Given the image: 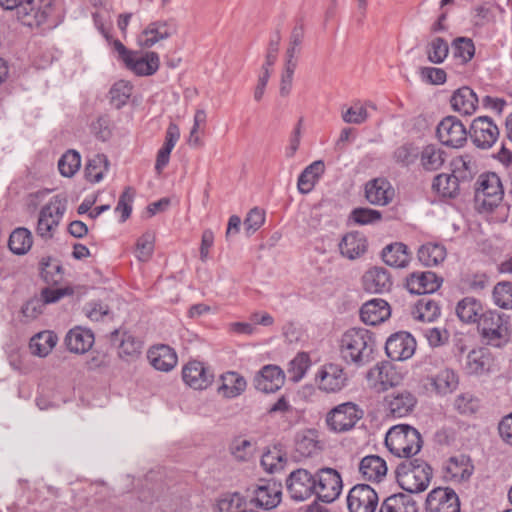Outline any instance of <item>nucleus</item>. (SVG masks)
Listing matches in <instances>:
<instances>
[{
	"label": "nucleus",
	"instance_id": "f257e3e1",
	"mask_svg": "<svg viewBox=\"0 0 512 512\" xmlns=\"http://www.w3.org/2000/svg\"><path fill=\"white\" fill-rule=\"evenodd\" d=\"M373 334L364 328L347 330L340 341V353L347 363L362 366L368 363L374 351Z\"/></svg>",
	"mask_w": 512,
	"mask_h": 512
},
{
	"label": "nucleus",
	"instance_id": "f03ea898",
	"mask_svg": "<svg viewBox=\"0 0 512 512\" xmlns=\"http://www.w3.org/2000/svg\"><path fill=\"white\" fill-rule=\"evenodd\" d=\"M511 318L506 313L488 310L481 314L477 330L481 342L494 348L504 347L510 338Z\"/></svg>",
	"mask_w": 512,
	"mask_h": 512
},
{
	"label": "nucleus",
	"instance_id": "7ed1b4c3",
	"mask_svg": "<svg viewBox=\"0 0 512 512\" xmlns=\"http://www.w3.org/2000/svg\"><path fill=\"white\" fill-rule=\"evenodd\" d=\"M431 466L422 459H406L396 469L399 486L409 493L425 491L432 479Z\"/></svg>",
	"mask_w": 512,
	"mask_h": 512
},
{
	"label": "nucleus",
	"instance_id": "20e7f679",
	"mask_svg": "<svg viewBox=\"0 0 512 512\" xmlns=\"http://www.w3.org/2000/svg\"><path fill=\"white\" fill-rule=\"evenodd\" d=\"M385 445L393 455L411 459L421 450L423 441L417 429L407 424H400L388 430Z\"/></svg>",
	"mask_w": 512,
	"mask_h": 512
},
{
	"label": "nucleus",
	"instance_id": "39448f33",
	"mask_svg": "<svg viewBox=\"0 0 512 512\" xmlns=\"http://www.w3.org/2000/svg\"><path fill=\"white\" fill-rule=\"evenodd\" d=\"M67 208V200L60 195L53 196L39 212L36 234L44 239L53 238Z\"/></svg>",
	"mask_w": 512,
	"mask_h": 512
},
{
	"label": "nucleus",
	"instance_id": "423d86ee",
	"mask_svg": "<svg viewBox=\"0 0 512 512\" xmlns=\"http://www.w3.org/2000/svg\"><path fill=\"white\" fill-rule=\"evenodd\" d=\"M363 410L355 403L345 402L332 408L325 418L328 429L335 433H345L355 427L362 419Z\"/></svg>",
	"mask_w": 512,
	"mask_h": 512
},
{
	"label": "nucleus",
	"instance_id": "0eeeda50",
	"mask_svg": "<svg viewBox=\"0 0 512 512\" xmlns=\"http://www.w3.org/2000/svg\"><path fill=\"white\" fill-rule=\"evenodd\" d=\"M340 473L329 467L321 468L315 474V495L324 503L335 501L342 491Z\"/></svg>",
	"mask_w": 512,
	"mask_h": 512
},
{
	"label": "nucleus",
	"instance_id": "6e6552de",
	"mask_svg": "<svg viewBox=\"0 0 512 512\" xmlns=\"http://www.w3.org/2000/svg\"><path fill=\"white\" fill-rule=\"evenodd\" d=\"M436 135L444 146L458 149L466 144L468 131L456 116H447L437 125Z\"/></svg>",
	"mask_w": 512,
	"mask_h": 512
},
{
	"label": "nucleus",
	"instance_id": "1a4fd4ad",
	"mask_svg": "<svg viewBox=\"0 0 512 512\" xmlns=\"http://www.w3.org/2000/svg\"><path fill=\"white\" fill-rule=\"evenodd\" d=\"M53 10V0H24L17 9L18 19L27 26L46 22Z\"/></svg>",
	"mask_w": 512,
	"mask_h": 512
},
{
	"label": "nucleus",
	"instance_id": "9d476101",
	"mask_svg": "<svg viewBox=\"0 0 512 512\" xmlns=\"http://www.w3.org/2000/svg\"><path fill=\"white\" fill-rule=\"evenodd\" d=\"M462 367L470 376H485L495 371V358L487 348H475L466 354Z\"/></svg>",
	"mask_w": 512,
	"mask_h": 512
},
{
	"label": "nucleus",
	"instance_id": "9b49d317",
	"mask_svg": "<svg viewBox=\"0 0 512 512\" xmlns=\"http://www.w3.org/2000/svg\"><path fill=\"white\" fill-rule=\"evenodd\" d=\"M500 131L494 121L488 116L475 118L468 131L473 144L481 149L493 146L499 137Z\"/></svg>",
	"mask_w": 512,
	"mask_h": 512
},
{
	"label": "nucleus",
	"instance_id": "f8f14e48",
	"mask_svg": "<svg viewBox=\"0 0 512 512\" xmlns=\"http://www.w3.org/2000/svg\"><path fill=\"white\" fill-rule=\"evenodd\" d=\"M286 488L293 500L304 501L315 495V475L306 469H296L287 477Z\"/></svg>",
	"mask_w": 512,
	"mask_h": 512
},
{
	"label": "nucleus",
	"instance_id": "ddd939ff",
	"mask_svg": "<svg viewBox=\"0 0 512 512\" xmlns=\"http://www.w3.org/2000/svg\"><path fill=\"white\" fill-rule=\"evenodd\" d=\"M378 502L377 492L368 484H356L347 495L349 512H375Z\"/></svg>",
	"mask_w": 512,
	"mask_h": 512
},
{
	"label": "nucleus",
	"instance_id": "4468645a",
	"mask_svg": "<svg viewBox=\"0 0 512 512\" xmlns=\"http://www.w3.org/2000/svg\"><path fill=\"white\" fill-rule=\"evenodd\" d=\"M367 381L370 387L382 392L400 384L402 375L390 362H381L368 371Z\"/></svg>",
	"mask_w": 512,
	"mask_h": 512
},
{
	"label": "nucleus",
	"instance_id": "2eb2a0df",
	"mask_svg": "<svg viewBox=\"0 0 512 512\" xmlns=\"http://www.w3.org/2000/svg\"><path fill=\"white\" fill-rule=\"evenodd\" d=\"M316 381L320 390L327 393H336L347 385L348 376L341 365L328 363L319 369Z\"/></svg>",
	"mask_w": 512,
	"mask_h": 512
},
{
	"label": "nucleus",
	"instance_id": "dca6fc26",
	"mask_svg": "<svg viewBox=\"0 0 512 512\" xmlns=\"http://www.w3.org/2000/svg\"><path fill=\"white\" fill-rule=\"evenodd\" d=\"M250 503L256 507L271 510L281 502L282 485L274 480L261 481L252 492Z\"/></svg>",
	"mask_w": 512,
	"mask_h": 512
},
{
	"label": "nucleus",
	"instance_id": "f3484780",
	"mask_svg": "<svg viewBox=\"0 0 512 512\" xmlns=\"http://www.w3.org/2000/svg\"><path fill=\"white\" fill-rule=\"evenodd\" d=\"M416 403V397L411 392L403 390L387 394L383 406L386 416L396 419L409 415Z\"/></svg>",
	"mask_w": 512,
	"mask_h": 512
},
{
	"label": "nucleus",
	"instance_id": "a211bd4d",
	"mask_svg": "<svg viewBox=\"0 0 512 512\" xmlns=\"http://www.w3.org/2000/svg\"><path fill=\"white\" fill-rule=\"evenodd\" d=\"M426 512H460L459 498L450 488H435L427 496Z\"/></svg>",
	"mask_w": 512,
	"mask_h": 512
},
{
	"label": "nucleus",
	"instance_id": "6ab92c4d",
	"mask_svg": "<svg viewBox=\"0 0 512 512\" xmlns=\"http://www.w3.org/2000/svg\"><path fill=\"white\" fill-rule=\"evenodd\" d=\"M416 341L408 332H397L391 335L385 344L387 356L394 361L409 359L415 352Z\"/></svg>",
	"mask_w": 512,
	"mask_h": 512
},
{
	"label": "nucleus",
	"instance_id": "aec40b11",
	"mask_svg": "<svg viewBox=\"0 0 512 512\" xmlns=\"http://www.w3.org/2000/svg\"><path fill=\"white\" fill-rule=\"evenodd\" d=\"M182 378L189 387L203 390L212 384L214 374L202 362L190 361L183 367Z\"/></svg>",
	"mask_w": 512,
	"mask_h": 512
},
{
	"label": "nucleus",
	"instance_id": "412c9836",
	"mask_svg": "<svg viewBox=\"0 0 512 512\" xmlns=\"http://www.w3.org/2000/svg\"><path fill=\"white\" fill-rule=\"evenodd\" d=\"M176 30V25L172 20L154 21L143 30L138 38V43L141 47L150 48L174 35Z\"/></svg>",
	"mask_w": 512,
	"mask_h": 512
},
{
	"label": "nucleus",
	"instance_id": "4be33fe9",
	"mask_svg": "<svg viewBox=\"0 0 512 512\" xmlns=\"http://www.w3.org/2000/svg\"><path fill=\"white\" fill-rule=\"evenodd\" d=\"M504 190L500 177L496 173H487L479 179L477 197L483 196V204L490 208L497 206L502 200Z\"/></svg>",
	"mask_w": 512,
	"mask_h": 512
},
{
	"label": "nucleus",
	"instance_id": "5701e85b",
	"mask_svg": "<svg viewBox=\"0 0 512 512\" xmlns=\"http://www.w3.org/2000/svg\"><path fill=\"white\" fill-rule=\"evenodd\" d=\"M442 281L431 271L412 273L406 279V288L411 294H430L440 288Z\"/></svg>",
	"mask_w": 512,
	"mask_h": 512
},
{
	"label": "nucleus",
	"instance_id": "b1692460",
	"mask_svg": "<svg viewBox=\"0 0 512 512\" xmlns=\"http://www.w3.org/2000/svg\"><path fill=\"white\" fill-rule=\"evenodd\" d=\"M473 471L470 457L464 454L450 457L443 466L444 478L456 482L468 480Z\"/></svg>",
	"mask_w": 512,
	"mask_h": 512
},
{
	"label": "nucleus",
	"instance_id": "393cba45",
	"mask_svg": "<svg viewBox=\"0 0 512 512\" xmlns=\"http://www.w3.org/2000/svg\"><path fill=\"white\" fill-rule=\"evenodd\" d=\"M255 387L265 393L279 390L285 382V374L277 365H265L255 377Z\"/></svg>",
	"mask_w": 512,
	"mask_h": 512
},
{
	"label": "nucleus",
	"instance_id": "a878e982",
	"mask_svg": "<svg viewBox=\"0 0 512 512\" xmlns=\"http://www.w3.org/2000/svg\"><path fill=\"white\" fill-rule=\"evenodd\" d=\"M394 194L391 183L385 178L370 180L365 185V197L373 205H388L393 200Z\"/></svg>",
	"mask_w": 512,
	"mask_h": 512
},
{
	"label": "nucleus",
	"instance_id": "bb28decb",
	"mask_svg": "<svg viewBox=\"0 0 512 512\" xmlns=\"http://www.w3.org/2000/svg\"><path fill=\"white\" fill-rule=\"evenodd\" d=\"M358 470L363 480L380 483L386 477L388 467L382 457L371 454L361 459Z\"/></svg>",
	"mask_w": 512,
	"mask_h": 512
},
{
	"label": "nucleus",
	"instance_id": "cd10ccee",
	"mask_svg": "<svg viewBox=\"0 0 512 512\" xmlns=\"http://www.w3.org/2000/svg\"><path fill=\"white\" fill-rule=\"evenodd\" d=\"M362 284L365 291L381 294L391 289L392 279L387 269L372 267L364 273Z\"/></svg>",
	"mask_w": 512,
	"mask_h": 512
},
{
	"label": "nucleus",
	"instance_id": "c85d7f7f",
	"mask_svg": "<svg viewBox=\"0 0 512 512\" xmlns=\"http://www.w3.org/2000/svg\"><path fill=\"white\" fill-rule=\"evenodd\" d=\"M125 65L138 76H150L159 69L160 59L159 55L153 51L146 52L141 56L133 52L128 56Z\"/></svg>",
	"mask_w": 512,
	"mask_h": 512
},
{
	"label": "nucleus",
	"instance_id": "c756f323",
	"mask_svg": "<svg viewBox=\"0 0 512 512\" xmlns=\"http://www.w3.org/2000/svg\"><path fill=\"white\" fill-rule=\"evenodd\" d=\"M120 331L114 330L110 334V341L118 345V355L120 358L131 361L139 357L142 351V342L128 332H123L119 339Z\"/></svg>",
	"mask_w": 512,
	"mask_h": 512
},
{
	"label": "nucleus",
	"instance_id": "7c9ffc66",
	"mask_svg": "<svg viewBox=\"0 0 512 512\" xmlns=\"http://www.w3.org/2000/svg\"><path fill=\"white\" fill-rule=\"evenodd\" d=\"M391 315V309L383 299H372L364 303L360 309L361 320L368 325H377L387 320Z\"/></svg>",
	"mask_w": 512,
	"mask_h": 512
},
{
	"label": "nucleus",
	"instance_id": "2f4dec72",
	"mask_svg": "<svg viewBox=\"0 0 512 512\" xmlns=\"http://www.w3.org/2000/svg\"><path fill=\"white\" fill-rule=\"evenodd\" d=\"M179 138L180 130L178 125L171 122L166 130L164 144L159 149L156 156L155 170L158 174H161L163 169L168 165L170 160V154Z\"/></svg>",
	"mask_w": 512,
	"mask_h": 512
},
{
	"label": "nucleus",
	"instance_id": "473e14b6",
	"mask_svg": "<svg viewBox=\"0 0 512 512\" xmlns=\"http://www.w3.org/2000/svg\"><path fill=\"white\" fill-rule=\"evenodd\" d=\"M367 239L360 232L347 233L339 243L342 256L354 260L361 257L367 251Z\"/></svg>",
	"mask_w": 512,
	"mask_h": 512
},
{
	"label": "nucleus",
	"instance_id": "72a5a7b5",
	"mask_svg": "<svg viewBox=\"0 0 512 512\" xmlns=\"http://www.w3.org/2000/svg\"><path fill=\"white\" fill-rule=\"evenodd\" d=\"M450 103L454 111L461 115H471L477 109L478 97L471 88L464 86L453 93Z\"/></svg>",
	"mask_w": 512,
	"mask_h": 512
},
{
	"label": "nucleus",
	"instance_id": "f704fd0d",
	"mask_svg": "<svg viewBox=\"0 0 512 512\" xmlns=\"http://www.w3.org/2000/svg\"><path fill=\"white\" fill-rule=\"evenodd\" d=\"M150 364L157 370L168 372L177 364V355L168 345L153 347L148 352Z\"/></svg>",
	"mask_w": 512,
	"mask_h": 512
},
{
	"label": "nucleus",
	"instance_id": "c9c22d12",
	"mask_svg": "<svg viewBox=\"0 0 512 512\" xmlns=\"http://www.w3.org/2000/svg\"><path fill=\"white\" fill-rule=\"evenodd\" d=\"M94 343V335L91 331L80 327L71 329L66 337L65 344L70 352L82 354L87 352Z\"/></svg>",
	"mask_w": 512,
	"mask_h": 512
},
{
	"label": "nucleus",
	"instance_id": "e433bc0d",
	"mask_svg": "<svg viewBox=\"0 0 512 512\" xmlns=\"http://www.w3.org/2000/svg\"><path fill=\"white\" fill-rule=\"evenodd\" d=\"M379 512H418V506L410 494L398 493L385 498Z\"/></svg>",
	"mask_w": 512,
	"mask_h": 512
},
{
	"label": "nucleus",
	"instance_id": "4c0bfd02",
	"mask_svg": "<svg viewBox=\"0 0 512 512\" xmlns=\"http://www.w3.org/2000/svg\"><path fill=\"white\" fill-rule=\"evenodd\" d=\"M325 165L322 160H317L308 165L299 175L297 187L301 194H308L314 188L317 181L323 175Z\"/></svg>",
	"mask_w": 512,
	"mask_h": 512
},
{
	"label": "nucleus",
	"instance_id": "58836bf2",
	"mask_svg": "<svg viewBox=\"0 0 512 512\" xmlns=\"http://www.w3.org/2000/svg\"><path fill=\"white\" fill-rule=\"evenodd\" d=\"M383 261L395 268H404L410 261V254L407 246L401 242H395L387 245L382 251Z\"/></svg>",
	"mask_w": 512,
	"mask_h": 512
},
{
	"label": "nucleus",
	"instance_id": "ea45409f",
	"mask_svg": "<svg viewBox=\"0 0 512 512\" xmlns=\"http://www.w3.org/2000/svg\"><path fill=\"white\" fill-rule=\"evenodd\" d=\"M420 165L425 171L439 170L445 162V152L435 144H429L419 153Z\"/></svg>",
	"mask_w": 512,
	"mask_h": 512
},
{
	"label": "nucleus",
	"instance_id": "a19ab883",
	"mask_svg": "<svg viewBox=\"0 0 512 512\" xmlns=\"http://www.w3.org/2000/svg\"><path fill=\"white\" fill-rule=\"evenodd\" d=\"M483 313L481 302L473 297H465L456 306L457 316L462 322L467 324H478L479 318Z\"/></svg>",
	"mask_w": 512,
	"mask_h": 512
},
{
	"label": "nucleus",
	"instance_id": "79ce46f5",
	"mask_svg": "<svg viewBox=\"0 0 512 512\" xmlns=\"http://www.w3.org/2000/svg\"><path fill=\"white\" fill-rule=\"evenodd\" d=\"M459 182L453 173H441L434 177L432 189L440 197L455 198L459 194Z\"/></svg>",
	"mask_w": 512,
	"mask_h": 512
},
{
	"label": "nucleus",
	"instance_id": "37998d69",
	"mask_svg": "<svg viewBox=\"0 0 512 512\" xmlns=\"http://www.w3.org/2000/svg\"><path fill=\"white\" fill-rule=\"evenodd\" d=\"M221 379L222 384L218 391L225 398H235L241 395L246 389V380L243 376L236 372H227L226 374L222 375Z\"/></svg>",
	"mask_w": 512,
	"mask_h": 512
},
{
	"label": "nucleus",
	"instance_id": "c03bdc74",
	"mask_svg": "<svg viewBox=\"0 0 512 512\" xmlns=\"http://www.w3.org/2000/svg\"><path fill=\"white\" fill-rule=\"evenodd\" d=\"M322 445L318 440V432L309 429L301 433L296 441V451L303 457H311L321 451Z\"/></svg>",
	"mask_w": 512,
	"mask_h": 512
},
{
	"label": "nucleus",
	"instance_id": "a18cd8bd",
	"mask_svg": "<svg viewBox=\"0 0 512 512\" xmlns=\"http://www.w3.org/2000/svg\"><path fill=\"white\" fill-rule=\"evenodd\" d=\"M446 255V248L436 243H426L418 250L419 261L427 267L437 266L445 260Z\"/></svg>",
	"mask_w": 512,
	"mask_h": 512
},
{
	"label": "nucleus",
	"instance_id": "49530a36",
	"mask_svg": "<svg viewBox=\"0 0 512 512\" xmlns=\"http://www.w3.org/2000/svg\"><path fill=\"white\" fill-rule=\"evenodd\" d=\"M32 243L33 239L30 230L19 227L10 234L8 246L12 253L24 255L30 250Z\"/></svg>",
	"mask_w": 512,
	"mask_h": 512
},
{
	"label": "nucleus",
	"instance_id": "de8ad7c7",
	"mask_svg": "<svg viewBox=\"0 0 512 512\" xmlns=\"http://www.w3.org/2000/svg\"><path fill=\"white\" fill-rule=\"evenodd\" d=\"M57 343V336L51 331L40 332L31 338L29 347L33 355L47 356Z\"/></svg>",
	"mask_w": 512,
	"mask_h": 512
},
{
	"label": "nucleus",
	"instance_id": "09e8293b",
	"mask_svg": "<svg viewBox=\"0 0 512 512\" xmlns=\"http://www.w3.org/2000/svg\"><path fill=\"white\" fill-rule=\"evenodd\" d=\"M432 385L439 394L446 395L457 388L458 376L451 369H443L432 378Z\"/></svg>",
	"mask_w": 512,
	"mask_h": 512
},
{
	"label": "nucleus",
	"instance_id": "8fccbe9b",
	"mask_svg": "<svg viewBox=\"0 0 512 512\" xmlns=\"http://www.w3.org/2000/svg\"><path fill=\"white\" fill-rule=\"evenodd\" d=\"M109 161L104 154H96L89 159L85 173L87 179L92 183H98L102 180L104 173L108 170Z\"/></svg>",
	"mask_w": 512,
	"mask_h": 512
},
{
	"label": "nucleus",
	"instance_id": "3c124183",
	"mask_svg": "<svg viewBox=\"0 0 512 512\" xmlns=\"http://www.w3.org/2000/svg\"><path fill=\"white\" fill-rule=\"evenodd\" d=\"M40 274L48 284H56L62 279V266L58 260L47 256L40 261Z\"/></svg>",
	"mask_w": 512,
	"mask_h": 512
},
{
	"label": "nucleus",
	"instance_id": "603ef678",
	"mask_svg": "<svg viewBox=\"0 0 512 512\" xmlns=\"http://www.w3.org/2000/svg\"><path fill=\"white\" fill-rule=\"evenodd\" d=\"M367 106L376 109V106L371 102H367L365 104L356 102L352 106H350L346 111L342 112L343 121L345 123L357 125L364 123L368 119Z\"/></svg>",
	"mask_w": 512,
	"mask_h": 512
},
{
	"label": "nucleus",
	"instance_id": "864d4df0",
	"mask_svg": "<svg viewBox=\"0 0 512 512\" xmlns=\"http://www.w3.org/2000/svg\"><path fill=\"white\" fill-rule=\"evenodd\" d=\"M414 318L423 322H432L440 315V308L433 300L421 299L418 301Z\"/></svg>",
	"mask_w": 512,
	"mask_h": 512
},
{
	"label": "nucleus",
	"instance_id": "5fc2aeb1",
	"mask_svg": "<svg viewBox=\"0 0 512 512\" xmlns=\"http://www.w3.org/2000/svg\"><path fill=\"white\" fill-rule=\"evenodd\" d=\"M81 166L80 154L75 150H69L58 161V169L64 177H72Z\"/></svg>",
	"mask_w": 512,
	"mask_h": 512
},
{
	"label": "nucleus",
	"instance_id": "6e6d98bb",
	"mask_svg": "<svg viewBox=\"0 0 512 512\" xmlns=\"http://www.w3.org/2000/svg\"><path fill=\"white\" fill-rule=\"evenodd\" d=\"M110 102L111 104L120 109L124 106L132 94V85L124 80L116 82L110 89Z\"/></svg>",
	"mask_w": 512,
	"mask_h": 512
},
{
	"label": "nucleus",
	"instance_id": "4d7b16f0",
	"mask_svg": "<svg viewBox=\"0 0 512 512\" xmlns=\"http://www.w3.org/2000/svg\"><path fill=\"white\" fill-rule=\"evenodd\" d=\"M285 463V455L277 447L269 449L261 457V465L264 470L269 473H274L283 469Z\"/></svg>",
	"mask_w": 512,
	"mask_h": 512
},
{
	"label": "nucleus",
	"instance_id": "13d9d810",
	"mask_svg": "<svg viewBox=\"0 0 512 512\" xmlns=\"http://www.w3.org/2000/svg\"><path fill=\"white\" fill-rule=\"evenodd\" d=\"M452 173L460 181H467L472 179L475 169V164L469 155H462L452 161Z\"/></svg>",
	"mask_w": 512,
	"mask_h": 512
},
{
	"label": "nucleus",
	"instance_id": "bf43d9fd",
	"mask_svg": "<svg viewBox=\"0 0 512 512\" xmlns=\"http://www.w3.org/2000/svg\"><path fill=\"white\" fill-rule=\"evenodd\" d=\"M305 37V30L302 24L296 25L290 34L289 46L286 50V61L297 64L296 56L300 53V47Z\"/></svg>",
	"mask_w": 512,
	"mask_h": 512
},
{
	"label": "nucleus",
	"instance_id": "052dcab7",
	"mask_svg": "<svg viewBox=\"0 0 512 512\" xmlns=\"http://www.w3.org/2000/svg\"><path fill=\"white\" fill-rule=\"evenodd\" d=\"M428 60L434 64L442 63L448 56L449 45L448 42L441 38L436 37L431 40L427 45Z\"/></svg>",
	"mask_w": 512,
	"mask_h": 512
},
{
	"label": "nucleus",
	"instance_id": "680f3d73",
	"mask_svg": "<svg viewBox=\"0 0 512 512\" xmlns=\"http://www.w3.org/2000/svg\"><path fill=\"white\" fill-rule=\"evenodd\" d=\"M155 234L152 231L145 232L136 242V257L141 262H147L153 255Z\"/></svg>",
	"mask_w": 512,
	"mask_h": 512
},
{
	"label": "nucleus",
	"instance_id": "e2e57ef3",
	"mask_svg": "<svg viewBox=\"0 0 512 512\" xmlns=\"http://www.w3.org/2000/svg\"><path fill=\"white\" fill-rule=\"evenodd\" d=\"M245 504V499L240 493H226L222 495L216 504L217 512H239L237 511Z\"/></svg>",
	"mask_w": 512,
	"mask_h": 512
},
{
	"label": "nucleus",
	"instance_id": "0e129e2a",
	"mask_svg": "<svg viewBox=\"0 0 512 512\" xmlns=\"http://www.w3.org/2000/svg\"><path fill=\"white\" fill-rule=\"evenodd\" d=\"M493 299L495 304L501 308H512V283H498L493 290Z\"/></svg>",
	"mask_w": 512,
	"mask_h": 512
},
{
	"label": "nucleus",
	"instance_id": "69168bd1",
	"mask_svg": "<svg viewBox=\"0 0 512 512\" xmlns=\"http://www.w3.org/2000/svg\"><path fill=\"white\" fill-rule=\"evenodd\" d=\"M350 219L358 225H368L380 221L382 214L378 210L359 207L351 211Z\"/></svg>",
	"mask_w": 512,
	"mask_h": 512
},
{
	"label": "nucleus",
	"instance_id": "338daca9",
	"mask_svg": "<svg viewBox=\"0 0 512 512\" xmlns=\"http://www.w3.org/2000/svg\"><path fill=\"white\" fill-rule=\"evenodd\" d=\"M453 54L456 58H460L463 62L472 59L475 53V46L471 39L459 37L453 41Z\"/></svg>",
	"mask_w": 512,
	"mask_h": 512
},
{
	"label": "nucleus",
	"instance_id": "774afa93",
	"mask_svg": "<svg viewBox=\"0 0 512 512\" xmlns=\"http://www.w3.org/2000/svg\"><path fill=\"white\" fill-rule=\"evenodd\" d=\"M454 407L461 414H473L479 409V399L469 392L461 393L455 398Z\"/></svg>",
	"mask_w": 512,
	"mask_h": 512
}]
</instances>
